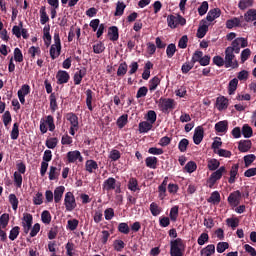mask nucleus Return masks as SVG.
<instances>
[{
    "instance_id": "obj_1",
    "label": "nucleus",
    "mask_w": 256,
    "mask_h": 256,
    "mask_svg": "<svg viewBox=\"0 0 256 256\" xmlns=\"http://www.w3.org/2000/svg\"><path fill=\"white\" fill-rule=\"evenodd\" d=\"M249 43L247 42V39L243 37H238L234 39L231 43V46H228L225 49V55H226V69H238L239 68V62L235 60V54L239 55L242 49H245Z\"/></svg>"
},
{
    "instance_id": "obj_2",
    "label": "nucleus",
    "mask_w": 256,
    "mask_h": 256,
    "mask_svg": "<svg viewBox=\"0 0 256 256\" xmlns=\"http://www.w3.org/2000/svg\"><path fill=\"white\" fill-rule=\"evenodd\" d=\"M185 253V241L181 238H176L170 241V255L183 256Z\"/></svg>"
},
{
    "instance_id": "obj_3",
    "label": "nucleus",
    "mask_w": 256,
    "mask_h": 256,
    "mask_svg": "<svg viewBox=\"0 0 256 256\" xmlns=\"http://www.w3.org/2000/svg\"><path fill=\"white\" fill-rule=\"evenodd\" d=\"M54 44L50 47V57L53 61L61 55V37L59 36V32H55L54 36Z\"/></svg>"
},
{
    "instance_id": "obj_4",
    "label": "nucleus",
    "mask_w": 256,
    "mask_h": 256,
    "mask_svg": "<svg viewBox=\"0 0 256 256\" xmlns=\"http://www.w3.org/2000/svg\"><path fill=\"white\" fill-rule=\"evenodd\" d=\"M158 107L162 113H169L171 109H175V100L172 98H163L161 97L158 100Z\"/></svg>"
},
{
    "instance_id": "obj_5",
    "label": "nucleus",
    "mask_w": 256,
    "mask_h": 256,
    "mask_svg": "<svg viewBox=\"0 0 256 256\" xmlns=\"http://www.w3.org/2000/svg\"><path fill=\"white\" fill-rule=\"evenodd\" d=\"M224 173H227V168L225 166H221L218 170L210 175L208 179V185L210 189H213V187H215V183H217V181H219V179L223 177Z\"/></svg>"
},
{
    "instance_id": "obj_6",
    "label": "nucleus",
    "mask_w": 256,
    "mask_h": 256,
    "mask_svg": "<svg viewBox=\"0 0 256 256\" xmlns=\"http://www.w3.org/2000/svg\"><path fill=\"white\" fill-rule=\"evenodd\" d=\"M168 27L171 29H176L177 25H181L182 27L187 24V20L181 15H170L167 17Z\"/></svg>"
},
{
    "instance_id": "obj_7",
    "label": "nucleus",
    "mask_w": 256,
    "mask_h": 256,
    "mask_svg": "<svg viewBox=\"0 0 256 256\" xmlns=\"http://www.w3.org/2000/svg\"><path fill=\"white\" fill-rule=\"evenodd\" d=\"M12 33L17 37V39H21V36L23 39H29V32L27 29L23 28V22H19V25H15L12 28Z\"/></svg>"
},
{
    "instance_id": "obj_8",
    "label": "nucleus",
    "mask_w": 256,
    "mask_h": 256,
    "mask_svg": "<svg viewBox=\"0 0 256 256\" xmlns=\"http://www.w3.org/2000/svg\"><path fill=\"white\" fill-rule=\"evenodd\" d=\"M64 205L66 207V211H73L77 207L75 195H73L72 192H67L65 194Z\"/></svg>"
},
{
    "instance_id": "obj_9",
    "label": "nucleus",
    "mask_w": 256,
    "mask_h": 256,
    "mask_svg": "<svg viewBox=\"0 0 256 256\" xmlns=\"http://www.w3.org/2000/svg\"><path fill=\"white\" fill-rule=\"evenodd\" d=\"M66 158L68 163H76L77 161H79V163H83V156L79 150L69 151L66 154Z\"/></svg>"
},
{
    "instance_id": "obj_10",
    "label": "nucleus",
    "mask_w": 256,
    "mask_h": 256,
    "mask_svg": "<svg viewBox=\"0 0 256 256\" xmlns=\"http://www.w3.org/2000/svg\"><path fill=\"white\" fill-rule=\"evenodd\" d=\"M228 203L231 207H238L241 203V191L236 190L228 196Z\"/></svg>"
},
{
    "instance_id": "obj_11",
    "label": "nucleus",
    "mask_w": 256,
    "mask_h": 256,
    "mask_svg": "<svg viewBox=\"0 0 256 256\" xmlns=\"http://www.w3.org/2000/svg\"><path fill=\"white\" fill-rule=\"evenodd\" d=\"M57 84L58 85H65V83H69L71 76L65 70H59L56 74Z\"/></svg>"
},
{
    "instance_id": "obj_12",
    "label": "nucleus",
    "mask_w": 256,
    "mask_h": 256,
    "mask_svg": "<svg viewBox=\"0 0 256 256\" xmlns=\"http://www.w3.org/2000/svg\"><path fill=\"white\" fill-rule=\"evenodd\" d=\"M204 135L205 131L203 130V127H196L193 135V142L195 143V145H200L201 141H203Z\"/></svg>"
},
{
    "instance_id": "obj_13",
    "label": "nucleus",
    "mask_w": 256,
    "mask_h": 256,
    "mask_svg": "<svg viewBox=\"0 0 256 256\" xmlns=\"http://www.w3.org/2000/svg\"><path fill=\"white\" fill-rule=\"evenodd\" d=\"M127 187L129 191H132V193H137L141 191V187H139V180L135 177H130L127 183Z\"/></svg>"
},
{
    "instance_id": "obj_14",
    "label": "nucleus",
    "mask_w": 256,
    "mask_h": 256,
    "mask_svg": "<svg viewBox=\"0 0 256 256\" xmlns=\"http://www.w3.org/2000/svg\"><path fill=\"white\" fill-rule=\"evenodd\" d=\"M51 26L50 25H46L43 28V39H44V44L46 47H50L51 46Z\"/></svg>"
},
{
    "instance_id": "obj_15",
    "label": "nucleus",
    "mask_w": 256,
    "mask_h": 256,
    "mask_svg": "<svg viewBox=\"0 0 256 256\" xmlns=\"http://www.w3.org/2000/svg\"><path fill=\"white\" fill-rule=\"evenodd\" d=\"M237 175H239V164H233L230 170V177L228 178L230 185L237 181Z\"/></svg>"
},
{
    "instance_id": "obj_16",
    "label": "nucleus",
    "mask_w": 256,
    "mask_h": 256,
    "mask_svg": "<svg viewBox=\"0 0 256 256\" xmlns=\"http://www.w3.org/2000/svg\"><path fill=\"white\" fill-rule=\"evenodd\" d=\"M207 31H209V24H207V21L202 20V25L198 27L196 37L203 39L207 35Z\"/></svg>"
},
{
    "instance_id": "obj_17",
    "label": "nucleus",
    "mask_w": 256,
    "mask_h": 256,
    "mask_svg": "<svg viewBox=\"0 0 256 256\" xmlns=\"http://www.w3.org/2000/svg\"><path fill=\"white\" fill-rule=\"evenodd\" d=\"M221 17V9L219 8H214L211 9L207 16H206V21H209L210 23H213L215 19H219Z\"/></svg>"
},
{
    "instance_id": "obj_18",
    "label": "nucleus",
    "mask_w": 256,
    "mask_h": 256,
    "mask_svg": "<svg viewBox=\"0 0 256 256\" xmlns=\"http://www.w3.org/2000/svg\"><path fill=\"white\" fill-rule=\"evenodd\" d=\"M86 75H87V70L85 68L76 71L73 76L74 85H81V82L83 81V77H85Z\"/></svg>"
},
{
    "instance_id": "obj_19",
    "label": "nucleus",
    "mask_w": 256,
    "mask_h": 256,
    "mask_svg": "<svg viewBox=\"0 0 256 256\" xmlns=\"http://www.w3.org/2000/svg\"><path fill=\"white\" fill-rule=\"evenodd\" d=\"M215 131L216 133H227L229 129V122L227 120L219 121L215 124Z\"/></svg>"
},
{
    "instance_id": "obj_20",
    "label": "nucleus",
    "mask_w": 256,
    "mask_h": 256,
    "mask_svg": "<svg viewBox=\"0 0 256 256\" xmlns=\"http://www.w3.org/2000/svg\"><path fill=\"white\" fill-rule=\"evenodd\" d=\"M252 146H253V143H251V140H241L238 143V150L241 153H247V151H249Z\"/></svg>"
},
{
    "instance_id": "obj_21",
    "label": "nucleus",
    "mask_w": 256,
    "mask_h": 256,
    "mask_svg": "<svg viewBox=\"0 0 256 256\" xmlns=\"http://www.w3.org/2000/svg\"><path fill=\"white\" fill-rule=\"evenodd\" d=\"M108 37L110 41H119V28L117 26L109 27Z\"/></svg>"
},
{
    "instance_id": "obj_22",
    "label": "nucleus",
    "mask_w": 256,
    "mask_h": 256,
    "mask_svg": "<svg viewBox=\"0 0 256 256\" xmlns=\"http://www.w3.org/2000/svg\"><path fill=\"white\" fill-rule=\"evenodd\" d=\"M146 167L149 169H157V165H159V159L155 156H149L145 159Z\"/></svg>"
},
{
    "instance_id": "obj_23",
    "label": "nucleus",
    "mask_w": 256,
    "mask_h": 256,
    "mask_svg": "<svg viewBox=\"0 0 256 256\" xmlns=\"http://www.w3.org/2000/svg\"><path fill=\"white\" fill-rule=\"evenodd\" d=\"M116 183H117V180H115V178H113V177H110L104 181L103 189L105 191H113V189H115Z\"/></svg>"
},
{
    "instance_id": "obj_24",
    "label": "nucleus",
    "mask_w": 256,
    "mask_h": 256,
    "mask_svg": "<svg viewBox=\"0 0 256 256\" xmlns=\"http://www.w3.org/2000/svg\"><path fill=\"white\" fill-rule=\"evenodd\" d=\"M67 121H69L71 127H79V117L73 112L66 115Z\"/></svg>"
},
{
    "instance_id": "obj_25",
    "label": "nucleus",
    "mask_w": 256,
    "mask_h": 256,
    "mask_svg": "<svg viewBox=\"0 0 256 256\" xmlns=\"http://www.w3.org/2000/svg\"><path fill=\"white\" fill-rule=\"evenodd\" d=\"M139 127V133H149L151 129H153V124L151 122L142 121L138 125Z\"/></svg>"
},
{
    "instance_id": "obj_26",
    "label": "nucleus",
    "mask_w": 256,
    "mask_h": 256,
    "mask_svg": "<svg viewBox=\"0 0 256 256\" xmlns=\"http://www.w3.org/2000/svg\"><path fill=\"white\" fill-rule=\"evenodd\" d=\"M85 169L88 173H93L99 169V164L95 160H87L85 163Z\"/></svg>"
},
{
    "instance_id": "obj_27",
    "label": "nucleus",
    "mask_w": 256,
    "mask_h": 256,
    "mask_svg": "<svg viewBox=\"0 0 256 256\" xmlns=\"http://www.w3.org/2000/svg\"><path fill=\"white\" fill-rule=\"evenodd\" d=\"M63 193H65V187L59 186L54 190V201L55 203H60L63 199Z\"/></svg>"
},
{
    "instance_id": "obj_28",
    "label": "nucleus",
    "mask_w": 256,
    "mask_h": 256,
    "mask_svg": "<svg viewBox=\"0 0 256 256\" xmlns=\"http://www.w3.org/2000/svg\"><path fill=\"white\" fill-rule=\"evenodd\" d=\"M217 109L223 111L229 107V101L225 97L217 98L216 100Z\"/></svg>"
},
{
    "instance_id": "obj_29",
    "label": "nucleus",
    "mask_w": 256,
    "mask_h": 256,
    "mask_svg": "<svg viewBox=\"0 0 256 256\" xmlns=\"http://www.w3.org/2000/svg\"><path fill=\"white\" fill-rule=\"evenodd\" d=\"M215 255V246L213 244H209L206 247L202 248L200 251V256H211Z\"/></svg>"
},
{
    "instance_id": "obj_30",
    "label": "nucleus",
    "mask_w": 256,
    "mask_h": 256,
    "mask_svg": "<svg viewBox=\"0 0 256 256\" xmlns=\"http://www.w3.org/2000/svg\"><path fill=\"white\" fill-rule=\"evenodd\" d=\"M126 8H127V5H125V2L118 1L116 3V11L114 13V16L122 17L123 13H125Z\"/></svg>"
},
{
    "instance_id": "obj_31",
    "label": "nucleus",
    "mask_w": 256,
    "mask_h": 256,
    "mask_svg": "<svg viewBox=\"0 0 256 256\" xmlns=\"http://www.w3.org/2000/svg\"><path fill=\"white\" fill-rule=\"evenodd\" d=\"M239 85V79L233 78L230 80L228 84V93L229 95H235V91H237V86Z\"/></svg>"
},
{
    "instance_id": "obj_32",
    "label": "nucleus",
    "mask_w": 256,
    "mask_h": 256,
    "mask_svg": "<svg viewBox=\"0 0 256 256\" xmlns=\"http://www.w3.org/2000/svg\"><path fill=\"white\" fill-rule=\"evenodd\" d=\"M233 27H241V19L234 17L226 21L227 29H233Z\"/></svg>"
},
{
    "instance_id": "obj_33",
    "label": "nucleus",
    "mask_w": 256,
    "mask_h": 256,
    "mask_svg": "<svg viewBox=\"0 0 256 256\" xmlns=\"http://www.w3.org/2000/svg\"><path fill=\"white\" fill-rule=\"evenodd\" d=\"M59 175H60V170L57 169V167L55 166H50V170H49V180L50 181H57V179H59Z\"/></svg>"
},
{
    "instance_id": "obj_34",
    "label": "nucleus",
    "mask_w": 256,
    "mask_h": 256,
    "mask_svg": "<svg viewBox=\"0 0 256 256\" xmlns=\"http://www.w3.org/2000/svg\"><path fill=\"white\" fill-rule=\"evenodd\" d=\"M86 105L89 111H93V90H86Z\"/></svg>"
},
{
    "instance_id": "obj_35",
    "label": "nucleus",
    "mask_w": 256,
    "mask_h": 256,
    "mask_svg": "<svg viewBox=\"0 0 256 256\" xmlns=\"http://www.w3.org/2000/svg\"><path fill=\"white\" fill-rule=\"evenodd\" d=\"M40 23L41 25L49 23V15H47V8L45 6L40 8Z\"/></svg>"
},
{
    "instance_id": "obj_36",
    "label": "nucleus",
    "mask_w": 256,
    "mask_h": 256,
    "mask_svg": "<svg viewBox=\"0 0 256 256\" xmlns=\"http://www.w3.org/2000/svg\"><path fill=\"white\" fill-rule=\"evenodd\" d=\"M22 226L33 227V215L24 213L22 218Z\"/></svg>"
},
{
    "instance_id": "obj_37",
    "label": "nucleus",
    "mask_w": 256,
    "mask_h": 256,
    "mask_svg": "<svg viewBox=\"0 0 256 256\" xmlns=\"http://www.w3.org/2000/svg\"><path fill=\"white\" fill-rule=\"evenodd\" d=\"M49 99L51 112L55 113L59 109V106L57 105V96H55V93H51Z\"/></svg>"
},
{
    "instance_id": "obj_38",
    "label": "nucleus",
    "mask_w": 256,
    "mask_h": 256,
    "mask_svg": "<svg viewBox=\"0 0 256 256\" xmlns=\"http://www.w3.org/2000/svg\"><path fill=\"white\" fill-rule=\"evenodd\" d=\"M242 135L245 137V139L253 137V128H251V126L248 124H244L242 127Z\"/></svg>"
},
{
    "instance_id": "obj_39",
    "label": "nucleus",
    "mask_w": 256,
    "mask_h": 256,
    "mask_svg": "<svg viewBox=\"0 0 256 256\" xmlns=\"http://www.w3.org/2000/svg\"><path fill=\"white\" fill-rule=\"evenodd\" d=\"M10 137L12 141H17L19 139V123L15 122L13 124L12 130L10 132Z\"/></svg>"
},
{
    "instance_id": "obj_40",
    "label": "nucleus",
    "mask_w": 256,
    "mask_h": 256,
    "mask_svg": "<svg viewBox=\"0 0 256 256\" xmlns=\"http://www.w3.org/2000/svg\"><path fill=\"white\" fill-rule=\"evenodd\" d=\"M118 231L123 235H129V233H131V228L129 227V224H127L126 222H121L118 224Z\"/></svg>"
},
{
    "instance_id": "obj_41",
    "label": "nucleus",
    "mask_w": 256,
    "mask_h": 256,
    "mask_svg": "<svg viewBox=\"0 0 256 256\" xmlns=\"http://www.w3.org/2000/svg\"><path fill=\"white\" fill-rule=\"evenodd\" d=\"M244 21L249 23L250 21H256V10L250 9L244 14Z\"/></svg>"
},
{
    "instance_id": "obj_42",
    "label": "nucleus",
    "mask_w": 256,
    "mask_h": 256,
    "mask_svg": "<svg viewBox=\"0 0 256 256\" xmlns=\"http://www.w3.org/2000/svg\"><path fill=\"white\" fill-rule=\"evenodd\" d=\"M213 64L216 65L217 67H223V65L227 68V59L221 56H214L213 59Z\"/></svg>"
},
{
    "instance_id": "obj_43",
    "label": "nucleus",
    "mask_w": 256,
    "mask_h": 256,
    "mask_svg": "<svg viewBox=\"0 0 256 256\" xmlns=\"http://www.w3.org/2000/svg\"><path fill=\"white\" fill-rule=\"evenodd\" d=\"M208 203H213V205H217V203H221V194L218 191L212 192L211 196L208 199Z\"/></svg>"
},
{
    "instance_id": "obj_44",
    "label": "nucleus",
    "mask_w": 256,
    "mask_h": 256,
    "mask_svg": "<svg viewBox=\"0 0 256 256\" xmlns=\"http://www.w3.org/2000/svg\"><path fill=\"white\" fill-rule=\"evenodd\" d=\"M129 116L127 114H123L117 119L116 125L119 129H123L125 125L128 123Z\"/></svg>"
},
{
    "instance_id": "obj_45",
    "label": "nucleus",
    "mask_w": 256,
    "mask_h": 256,
    "mask_svg": "<svg viewBox=\"0 0 256 256\" xmlns=\"http://www.w3.org/2000/svg\"><path fill=\"white\" fill-rule=\"evenodd\" d=\"M8 199L10 205H12L13 211H17V209L19 208V199L17 198V196L15 194H10Z\"/></svg>"
},
{
    "instance_id": "obj_46",
    "label": "nucleus",
    "mask_w": 256,
    "mask_h": 256,
    "mask_svg": "<svg viewBox=\"0 0 256 256\" xmlns=\"http://www.w3.org/2000/svg\"><path fill=\"white\" fill-rule=\"evenodd\" d=\"M145 119L148 123H151L152 125L157 121V113L155 110H149L145 116Z\"/></svg>"
},
{
    "instance_id": "obj_47",
    "label": "nucleus",
    "mask_w": 256,
    "mask_h": 256,
    "mask_svg": "<svg viewBox=\"0 0 256 256\" xmlns=\"http://www.w3.org/2000/svg\"><path fill=\"white\" fill-rule=\"evenodd\" d=\"M177 53V46L174 43H171L166 48V55L168 59H172V57Z\"/></svg>"
},
{
    "instance_id": "obj_48",
    "label": "nucleus",
    "mask_w": 256,
    "mask_h": 256,
    "mask_svg": "<svg viewBox=\"0 0 256 256\" xmlns=\"http://www.w3.org/2000/svg\"><path fill=\"white\" fill-rule=\"evenodd\" d=\"M161 83V79L159 77L155 76L149 81V91H155L157 87H159Z\"/></svg>"
},
{
    "instance_id": "obj_49",
    "label": "nucleus",
    "mask_w": 256,
    "mask_h": 256,
    "mask_svg": "<svg viewBox=\"0 0 256 256\" xmlns=\"http://www.w3.org/2000/svg\"><path fill=\"white\" fill-rule=\"evenodd\" d=\"M19 233H21V228L19 226L13 227L9 233L10 241H15L19 237Z\"/></svg>"
},
{
    "instance_id": "obj_50",
    "label": "nucleus",
    "mask_w": 256,
    "mask_h": 256,
    "mask_svg": "<svg viewBox=\"0 0 256 256\" xmlns=\"http://www.w3.org/2000/svg\"><path fill=\"white\" fill-rule=\"evenodd\" d=\"M226 225L228 227H231V229L235 230V229H237V227H239V219L237 217L227 218Z\"/></svg>"
},
{
    "instance_id": "obj_51",
    "label": "nucleus",
    "mask_w": 256,
    "mask_h": 256,
    "mask_svg": "<svg viewBox=\"0 0 256 256\" xmlns=\"http://www.w3.org/2000/svg\"><path fill=\"white\" fill-rule=\"evenodd\" d=\"M127 69H128L127 62L120 63L117 70V76L124 77V75H127Z\"/></svg>"
},
{
    "instance_id": "obj_52",
    "label": "nucleus",
    "mask_w": 256,
    "mask_h": 256,
    "mask_svg": "<svg viewBox=\"0 0 256 256\" xmlns=\"http://www.w3.org/2000/svg\"><path fill=\"white\" fill-rule=\"evenodd\" d=\"M238 7L241 9V11H245V9L253 7V0H240Z\"/></svg>"
},
{
    "instance_id": "obj_53",
    "label": "nucleus",
    "mask_w": 256,
    "mask_h": 256,
    "mask_svg": "<svg viewBox=\"0 0 256 256\" xmlns=\"http://www.w3.org/2000/svg\"><path fill=\"white\" fill-rule=\"evenodd\" d=\"M187 147H189V140L187 138H183L178 143V149L181 153H185L187 151Z\"/></svg>"
},
{
    "instance_id": "obj_54",
    "label": "nucleus",
    "mask_w": 256,
    "mask_h": 256,
    "mask_svg": "<svg viewBox=\"0 0 256 256\" xmlns=\"http://www.w3.org/2000/svg\"><path fill=\"white\" fill-rule=\"evenodd\" d=\"M41 221L45 225H49L51 223V213L49 210H44L41 214Z\"/></svg>"
},
{
    "instance_id": "obj_55",
    "label": "nucleus",
    "mask_w": 256,
    "mask_h": 256,
    "mask_svg": "<svg viewBox=\"0 0 256 256\" xmlns=\"http://www.w3.org/2000/svg\"><path fill=\"white\" fill-rule=\"evenodd\" d=\"M58 143H59V139L57 137H53V138L47 139L45 145L48 149H55Z\"/></svg>"
},
{
    "instance_id": "obj_56",
    "label": "nucleus",
    "mask_w": 256,
    "mask_h": 256,
    "mask_svg": "<svg viewBox=\"0 0 256 256\" xmlns=\"http://www.w3.org/2000/svg\"><path fill=\"white\" fill-rule=\"evenodd\" d=\"M150 213H152L153 217H157V215L161 214V208L155 202L150 204Z\"/></svg>"
},
{
    "instance_id": "obj_57",
    "label": "nucleus",
    "mask_w": 256,
    "mask_h": 256,
    "mask_svg": "<svg viewBox=\"0 0 256 256\" xmlns=\"http://www.w3.org/2000/svg\"><path fill=\"white\" fill-rule=\"evenodd\" d=\"M44 123H46V125H48L49 131H51V132L55 131V119L53 118V116L48 115L46 117V120L44 121Z\"/></svg>"
},
{
    "instance_id": "obj_58",
    "label": "nucleus",
    "mask_w": 256,
    "mask_h": 256,
    "mask_svg": "<svg viewBox=\"0 0 256 256\" xmlns=\"http://www.w3.org/2000/svg\"><path fill=\"white\" fill-rule=\"evenodd\" d=\"M223 145V142L221 141V137H216L211 145V149H213V152L219 151Z\"/></svg>"
},
{
    "instance_id": "obj_59",
    "label": "nucleus",
    "mask_w": 256,
    "mask_h": 256,
    "mask_svg": "<svg viewBox=\"0 0 256 256\" xmlns=\"http://www.w3.org/2000/svg\"><path fill=\"white\" fill-rule=\"evenodd\" d=\"M219 165H221V162H219V160L211 159L208 162V169L209 171H217V169H219Z\"/></svg>"
},
{
    "instance_id": "obj_60",
    "label": "nucleus",
    "mask_w": 256,
    "mask_h": 256,
    "mask_svg": "<svg viewBox=\"0 0 256 256\" xmlns=\"http://www.w3.org/2000/svg\"><path fill=\"white\" fill-rule=\"evenodd\" d=\"M193 67H195V64L192 61L186 62L182 65L181 71L184 75H187V73H189Z\"/></svg>"
},
{
    "instance_id": "obj_61",
    "label": "nucleus",
    "mask_w": 256,
    "mask_h": 256,
    "mask_svg": "<svg viewBox=\"0 0 256 256\" xmlns=\"http://www.w3.org/2000/svg\"><path fill=\"white\" fill-rule=\"evenodd\" d=\"M113 247L115 251L121 252L125 249V242L123 240H114Z\"/></svg>"
},
{
    "instance_id": "obj_62",
    "label": "nucleus",
    "mask_w": 256,
    "mask_h": 256,
    "mask_svg": "<svg viewBox=\"0 0 256 256\" xmlns=\"http://www.w3.org/2000/svg\"><path fill=\"white\" fill-rule=\"evenodd\" d=\"M79 227V220L77 219H72L67 221V229L70 231H75Z\"/></svg>"
},
{
    "instance_id": "obj_63",
    "label": "nucleus",
    "mask_w": 256,
    "mask_h": 256,
    "mask_svg": "<svg viewBox=\"0 0 256 256\" xmlns=\"http://www.w3.org/2000/svg\"><path fill=\"white\" fill-rule=\"evenodd\" d=\"M28 53H29V55H31L32 59H35L36 55H41V48L36 47V46H31L28 49Z\"/></svg>"
},
{
    "instance_id": "obj_64",
    "label": "nucleus",
    "mask_w": 256,
    "mask_h": 256,
    "mask_svg": "<svg viewBox=\"0 0 256 256\" xmlns=\"http://www.w3.org/2000/svg\"><path fill=\"white\" fill-rule=\"evenodd\" d=\"M93 51L94 53H96V55H100V53H103V51H105V45L103 44V42L94 44Z\"/></svg>"
}]
</instances>
